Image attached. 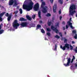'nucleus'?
<instances>
[{"instance_id": "obj_63", "label": "nucleus", "mask_w": 77, "mask_h": 77, "mask_svg": "<svg viewBox=\"0 0 77 77\" xmlns=\"http://www.w3.org/2000/svg\"><path fill=\"white\" fill-rule=\"evenodd\" d=\"M27 2H28V1H27Z\"/></svg>"}, {"instance_id": "obj_37", "label": "nucleus", "mask_w": 77, "mask_h": 77, "mask_svg": "<svg viewBox=\"0 0 77 77\" xmlns=\"http://www.w3.org/2000/svg\"><path fill=\"white\" fill-rule=\"evenodd\" d=\"M59 34L60 35V36H61V37H62V32H60L59 33Z\"/></svg>"}, {"instance_id": "obj_17", "label": "nucleus", "mask_w": 77, "mask_h": 77, "mask_svg": "<svg viewBox=\"0 0 77 77\" xmlns=\"http://www.w3.org/2000/svg\"><path fill=\"white\" fill-rule=\"evenodd\" d=\"M38 17L40 18H41V11H39L38 13Z\"/></svg>"}, {"instance_id": "obj_53", "label": "nucleus", "mask_w": 77, "mask_h": 77, "mask_svg": "<svg viewBox=\"0 0 77 77\" xmlns=\"http://www.w3.org/2000/svg\"><path fill=\"white\" fill-rule=\"evenodd\" d=\"M57 50V48H55L54 49V50Z\"/></svg>"}, {"instance_id": "obj_29", "label": "nucleus", "mask_w": 77, "mask_h": 77, "mask_svg": "<svg viewBox=\"0 0 77 77\" xmlns=\"http://www.w3.org/2000/svg\"><path fill=\"white\" fill-rule=\"evenodd\" d=\"M72 33H73V34H75V33H76L75 34H76L77 32H76V31L75 30H73L72 31Z\"/></svg>"}, {"instance_id": "obj_36", "label": "nucleus", "mask_w": 77, "mask_h": 77, "mask_svg": "<svg viewBox=\"0 0 77 77\" xmlns=\"http://www.w3.org/2000/svg\"><path fill=\"white\" fill-rule=\"evenodd\" d=\"M18 11H14V14H17L18 13Z\"/></svg>"}, {"instance_id": "obj_18", "label": "nucleus", "mask_w": 77, "mask_h": 77, "mask_svg": "<svg viewBox=\"0 0 77 77\" xmlns=\"http://www.w3.org/2000/svg\"><path fill=\"white\" fill-rule=\"evenodd\" d=\"M41 26L39 24H38L37 26L36 30L38 29H39V28H41Z\"/></svg>"}, {"instance_id": "obj_64", "label": "nucleus", "mask_w": 77, "mask_h": 77, "mask_svg": "<svg viewBox=\"0 0 77 77\" xmlns=\"http://www.w3.org/2000/svg\"><path fill=\"white\" fill-rule=\"evenodd\" d=\"M26 1H25V2H26Z\"/></svg>"}, {"instance_id": "obj_13", "label": "nucleus", "mask_w": 77, "mask_h": 77, "mask_svg": "<svg viewBox=\"0 0 77 77\" xmlns=\"http://www.w3.org/2000/svg\"><path fill=\"white\" fill-rule=\"evenodd\" d=\"M64 46L66 48H67L68 49L69 48V45L68 43H66L64 45Z\"/></svg>"}, {"instance_id": "obj_45", "label": "nucleus", "mask_w": 77, "mask_h": 77, "mask_svg": "<svg viewBox=\"0 0 77 77\" xmlns=\"http://www.w3.org/2000/svg\"><path fill=\"white\" fill-rule=\"evenodd\" d=\"M64 42H67V39H65V40H64Z\"/></svg>"}, {"instance_id": "obj_61", "label": "nucleus", "mask_w": 77, "mask_h": 77, "mask_svg": "<svg viewBox=\"0 0 77 77\" xmlns=\"http://www.w3.org/2000/svg\"><path fill=\"white\" fill-rule=\"evenodd\" d=\"M66 1H68V0H66Z\"/></svg>"}, {"instance_id": "obj_26", "label": "nucleus", "mask_w": 77, "mask_h": 77, "mask_svg": "<svg viewBox=\"0 0 77 77\" xmlns=\"http://www.w3.org/2000/svg\"><path fill=\"white\" fill-rule=\"evenodd\" d=\"M47 30L48 32H51V29L49 28H47Z\"/></svg>"}, {"instance_id": "obj_43", "label": "nucleus", "mask_w": 77, "mask_h": 77, "mask_svg": "<svg viewBox=\"0 0 77 77\" xmlns=\"http://www.w3.org/2000/svg\"><path fill=\"white\" fill-rule=\"evenodd\" d=\"M32 27H35V24H32Z\"/></svg>"}, {"instance_id": "obj_60", "label": "nucleus", "mask_w": 77, "mask_h": 77, "mask_svg": "<svg viewBox=\"0 0 77 77\" xmlns=\"http://www.w3.org/2000/svg\"><path fill=\"white\" fill-rule=\"evenodd\" d=\"M2 0L3 1V0ZM5 1H6V0H5Z\"/></svg>"}, {"instance_id": "obj_5", "label": "nucleus", "mask_w": 77, "mask_h": 77, "mask_svg": "<svg viewBox=\"0 0 77 77\" xmlns=\"http://www.w3.org/2000/svg\"><path fill=\"white\" fill-rule=\"evenodd\" d=\"M20 26L19 23H18V21L17 20H15L13 23V27H15L16 29H17L18 26Z\"/></svg>"}, {"instance_id": "obj_38", "label": "nucleus", "mask_w": 77, "mask_h": 77, "mask_svg": "<svg viewBox=\"0 0 77 77\" xmlns=\"http://www.w3.org/2000/svg\"><path fill=\"white\" fill-rule=\"evenodd\" d=\"M5 16L6 17H9V13H7L5 14Z\"/></svg>"}, {"instance_id": "obj_49", "label": "nucleus", "mask_w": 77, "mask_h": 77, "mask_svg": "<svg viewBox=\"0 0 77 77\" xmlns=\"http://www.w3.org/2000/svg\"><path fill=\"white\" fill-rule=\"evenodd\" d=\"M73 59H75V57L74 56H73Z\"/></svg>"}, {"instance_id": "obj_2", "label": "nucleus", "mask_w": 77, "mask_h": 77, "mask_svg": "<svg viewBox=\"0 0 77 77\" xmlns=\"http://www.w3.org/2000/svg\"><path fill=\"white\" fill-rule=\"evenodd\" d=\"M76 9H77L76 5H75L74 4H72V5H71L69 8L70 15L72 16H73L74 14V13L76 12L75 11Z\"/></svg>"}, {"instance_id": "obj_41", "label": "nucleus", "mask_w": 77, "mask_h": 77, "mask_svg": "<svg viewBox=\"0 0 77 77\" xmlns=\"http://www.w3.org/2000/svg\"><path fill=\"white\" fill-rule=\"evenodd\" d=\"M59 14H61V10H60L59 11Z\"/></svg>"}, {"instance_id": "obj_35", "label": "nucleus", "mask_w": 77, "mask_h": 77, "mask_svg": "<svg viewBox=\"0 0 77 77\" xmlns=\"http://www.w3.org/2000/svg\"><path fill=\"white\" fill-rule=\"evenodd\" d=\"M70 50H72L73 48V47H72V46L70 45Z\"/></svg>"}, {"instance_id": "obj_7", "label": "nucleus", "mask_w": 77, "mask_h": 77, "mask_svg": "<svg viewBox=\"0 0 77 77\" xmlns=\"http://www.w3.org/2000/svg\"><path fill=\"white\" fill-rule=\"evenodd\" d=\"M51 29L53 30L54 32H55L56 33H59V30L57 29V27H55L53 26H51Z\"/></svg>"}, {"instance_id": "obj_44", "label": "nucleus", "mask_w": 77, "mask_h": 77, "mask_svg": "<svg viewBox=\"0 0 77 77\" xmlns=\"http://www.w3.org/2000/svg\"><path fill=\"white\" fill-rule=\"evenodd\" d=\"M50 1L51 3H53V0H50Z\"/></svg>"}, {"instance_id": "obj_25", "label": "nucleus", "mask_w": 77, "mask_h": 77, "mask_svg": "<svg viewBox=\"0 0 77 77\" xmlns=\"http://www.w3.org/2000/svg\"><path fill=\"white\" fill-rule=\"evenodd\" d=\"M60 3V5L63 4V0H59Z\"/></svg>"}, {"instance_id": "obj_3", "label": "nucleus", "mask_w": 77, "mask_h": 77, "mask_svg": "<svg viewBox=\"0 0 77 77\" xmlns=\"http://www.w3.org/2000/svg\"><path fill=\"white\" fill-rule=\"evenodd\" d=\"M45 2H42L41 5V8H42V11L43 13L46 14L47 12V9H48V7L45 6Z\"/></svg>"}, {"instance_id": "obj_42", "label": "nucleus", "mask_w": 77, "mask_h": 77, "mask_svg": "<svg viewBox=\"0 0 77 77\" xmlns=\"http://www.w3.org/2000/svg\"><path fill=\"white\" fill-rule=\"evenodd\" d=\"M62 17L61 16H60V20H62Z\"/></svg>"}, {"instance_id": "obj_62", "label": "nucleus", "mask_w": 77, "mask_h": 77, "mask_svg": "<svg viewBox=\"0 0 77 77\" xmlns=\"http://www.w3.org/2000/svg\"><path fill=\"white\" fill-rule=\"evenodd\" d=\"M71 67H72V66H71Z\"/></svg>"}, {"instance_id": "obj_34", "label": "nucleus", "mask_w": 77, "mask_h": 77, "mask_svg": "<svg viewBox=\"0 0 77 77\" xmlns=\"http://www.w3.org/2000/svg\"><path fill=\"white\" fill-rule=\"evenodd\" d=\"M35 17H36V15H32V18L33 19H35Z\"/></svg>"}, {"instance_id": "obj_14", "label": "nucleus", "mask_w": 77, "mask_h": 77, "mask_svg": "<svg viewBox=\"0 0 77 77\" xmlns=\"http://www.w3.org/2000/svg\"><path fill=\"white\" fill-rule=\"evenodd\" d=\"M11 17H12V16L11 15H9V16H8L7 18V20L8 21H11Z\"/></svg>"}, {"instance_id": "obj_1", "label": "nucleus", "mask_w": 77, "mask_h": 77, "mask_svg": "<svg viewBox=\"0 0 77 77\" xmlns=\"http://www.w3.org/2000/svg\"><path fill=\"white\" fill-rule=\"evenodd\" d=\"M29 2H30L28 5H23V8L24 9H26L27 11H30L33 9V6L34 3L31 0H29Z\"/></svg>"}, {"instance_id": "obj_19", "label": "nucleus", "mask_w": 77, "mask_h": 77, "mask_svg": "<svg viewBox=\"0 0 77 77\" xmlns=\"http://www.w3.org/2000/svg\"><path fill=\"white\" fill-rule=\"evenodd\" d=\"M72 18L71 17L69 19V21L67 22V24H69V25H71L72 23H71V21Z\"/></svg>"}, {"instance_id": "obj_54", "label": "nucleus", "mask_w": 77, "mask_h": 77, "mask_svg": "<svg viewBox=\"0 0 77 77\" xmlns=\"http://www.w3.org/2000/svg\"><path fill=\"white\" fill-rule=\"evenodd\" d=\"M64 33H65V35H66V31H65L64 32Z\"/></svg>"}, {"instance_id": "obj_21", "label": "nucleus", "mask_w": 77, "mask_h": 77, "mask_svg": "<svg viewBox=\"0 0 77 77\" xmlns=\"http://www.w3.org/2000/svg\"><path fill=\"white\" fill-rule=\"evenodd\" d=\"M54 37L55 38H57V39H59V38H60V36H58L57 35L55 36Z\"/></svg>"}, {"instance_id": "obj_10", "label": "nucleus", "mask_w": 77, "mask_h": 77, "mask_svg": "<svg viewBox=\"0 0 77 77\" xmlns=\"http://www.w3.org/2000/svg\"><path fill=\"white\" fill-rule=\"evenodd\" d=\"M5 14V12H3L2 13H1L0 14V21H3V19H2V17H3V15Z\"/></svg>"}, {"instance_id": "obj_20", "label": "nucleus", "mask_w": 77, "mask_h": 77, "mask_svg": "<svg viewBox=\"0 0 77 77\" xmlns=\"http://www.w3.org/2000/svg\"><path fill=\"white\" fill-rule=\"evenodd\" d=\"M51 24H52V22H51V21L48 22V24L49 26H50Z\"/></svg>"}, {"instance_id": "obj_39", "label": "nucleus", "mask_w": 77, "mask_h": 77, "mask_svg": "<svg viewBox=\"0 0 77 77\" xmlns=\"http://www.w3.org/2000/svg\"><path fill=\"white\" fill-rule=\"evenodd\" d=\"M2 23H1L0 25V30H1L2 29Z\"/></svg>"}, {"instance_id": "obj_24", "label": "nucleus", "mask_w": 77, "mask_h": 77, "mask_svg": "<svg viewBox=\"0 0 77 77\" xmlns=\"http://www.w3.org/2000/svg\"><path fill=\"white\" fill-rule=\"evenodd\" d=\"M19 11L20 14H22L23 13V10H22V9H21V8H20L19 9Z\"/></svg>"}, {"instance_id": "obj_33", "label": "nucleus", "mask_w": 77, "mask_h": 77, "mask_svg": "<svg viewBox=\"0 0 77 77\" xmlns=\"http://www.w3.org/2000/svg\"><path fill=\"white\" fill-rule=\"evenodd\" d=\"M47 35H48L49 36H50L51 35V34H50V32H48L47 33Z\"/></svg>"}, {"instance_id": "obj_22", "label": "nucleus", "mask_w": 77, "mask_h": 77, "mask_svg": "<svg viewBox=\"0 0 77 77\" xmlns=\"http://www.w3.org/2000/svg\"><path fill=\"white\" fill-rule=\"evenodd\" d=\"M46 17H51V14L50 13H48L46 15Z\"/></svg>"}, {"instance_id": "obj_47", "label": "nucleus", "mask_w": 77, "mask_h": 77, "mask_svg": "<svg viewBox=\"0 0 77 77\" xmlns=\"http://www.w3.org/2000/svg\"><path fill=\"white\" fill-rule=\"evenodd\" d=\"M39 23H42V20H40Z\"/></svg>"}, {"instance_id": "obj_6", "label": "nucleus", "mask_w": 77, "mask_h": 77, "mask_svg": "<svg viewBox=\"0 0 77 77\" xmlns=\"http://www.w3.org/2000/svg\"><path fill=\"white\" fill-rule=\"evenodd\" d=\"M33 9L35 11H37L39 9V5L38 3H36Z\"/></svg>"}, {"instance_id": "obj_4", "label": "nucleus", "mask_w": 77, "mask_h": 77, "mask_svg": "<svg viewBox=\"0 0 77 77\" xmlns=\"http://www.w3.org/2000/svg\"><path fill=\"white\" fill-rule=\"evenodd\" d=\"M14 3V6H17V2L16 0H9L8 3L9 6H12L13 4Z\"/></svg>"}, {"instance_id": "obj_55", "label": "nucleus", "mask_w": 77, "mask_h": 77, "mask_svg": "<svg viewBox=\"0 0 77 77\" xmlns=\"http://www.w3.org/2000/svg\"><path fill=\"white\" fill-rule=\"evenodd\" d=\"M65 38H62L61 39V40H63V39H64Z\"/></svg>"}, {"instance_id": "obj_57", "label": "nucleus", "mask_w": 77, "mask_h": 77, "mask_svg": "<svg viewBox=\"0 0 77 77\" xmlns=\"http://www.w3.org/2000/svg\"><path fill=\"white\" fill-rule=\"evenodd\" d=\"M41 1L42 2H43V1H44V0H41Z\"/></svg>"}, {"instance_id": "obj_30", "label": "nucleus", "mask_w": 77, "mask_h": 77, "mask_svg": "<svg viewBox=\"0 0 77 77\" xmlns=\"http://www.w3.org/2000/svg\"><path fill=\"white\" fill-rule=\"evenodd\" d=\"M69 26H70L71 28L72 29H73L74 28H73V26H72V23L71 25H69V24H68Z\"/></svg>"}, {"instance_id": "obj_15", "label": "nucleus", "mask_w": 77, "mask_h": 77, "mask_svg": "<svg viewBox=\"0 0 77 77\" xmlns=\"http://www.w3.org/2000/svg\"><path fill=\"white\" fill-rule=\"evenodd\" d=\"M60 48L61 49H62V50L63 51L65 50H66V47L65 46L63 47L62 45H60Z\"/></svg>"}, {"instance_id": "obj_11", "label": "nucleus", "mask_w": 77, "mask_h": 77, "mask_svg": "<svg viewBox=\"0 0 77 77\" xmlns=\"http://www.w3.org/2000/svg\"><path fill=\"white\" fill-rule=\"evenodd\" d=\"M57 8V5H54L53 7V12L54 13L56 12V8Z\"/></svg>"}, {"instance_id": "obj_56", "label": "nucleus", "mask_w": 77, "mask_h": 77, "mask_svg": "<svg viewBox=\"0 0 77 77\" xmlns=\"http://www.w3.org/2000/svg\"><path fill=\"white\" fill-rule=\"evenodd\" d=\"M75 66L76 67H77V64H76L75 65Z\"/></svg>"}, {"instance_id": "obj_28", "label": "nucleus", "mask_w": 77, "mask_h": 77, "mask_svg": "<svg viewBox=\"0 0 77 77\" xmlns=\"http://www.w3.org/2000/svg\"><path fill=\"white\" fill-rule=\"evenodd\" d=\"M59 23H57V24L55 25V27H59Z\"/></svg>"}, {"instance_id": "obj_31", "label": "nucleus", "mask_w": 77, "mask_h": 77, "mask_svg": "<svg viewBox=\"0 0 77 77\" xmlns=\"http://www.w3.org/2000/svg\"><path fill=\"white\" fill-rule=\"evenodd\" d=\"M74 38H75V39H77V34H75V35L74 37Z\"/></svg>"}, {"instance_id": "obj_8", "label": "nucleus", "mask_w": 77, "mask_h": 77, "mask_svg": "<svg viewBox=\"0 0 77 77\" xmlns=\"http://www.w3.org/2000/svg\"><path fill=\"white\" fill-rule=\"evenodd\" d=\"M71 62V58H69L67 59V61L66 64L64 63L63 64L65 66H69V63Z\"/></svg>"}, {"instance_id": "obj_16", "label": "nucleus", "mask_w": 77, "mask_h": 77, "mask_svg": "<svg viewBox=\"0 0 77 77\" xmlns=\"http://www.w3.org/2000/svg\"><path fill=\"white\" fill-rule=\"evenodd\" d=\"M26 17L29 21H31L32 20V18H31L28 15L26 16Z\"/></svg>"}, {"instance_id": "obj_59", "label": "nucleus", "mask_w": 77, "mask_h": 77, "mask_svg": "<svg viewBox=\"0 0 77 77\" xmlns=\"http://www.w3.org/2000/svg\"><path fill=\"white\" fill-rule=\"evenodd\" d=\"M1 7H2V5H0V8H1Z\"/></svg>"}, {"instance_id": "obj_52", "label": "nucleus", "mask_w": 77, "mask_h": 77, "mask_svg": "<svg viewBox=\"0 0 77 77\" xmlns=\"http://www.w3.org/2000/svg\"><path fill=\"white\" fill-rule=\"evenodd\" d=\"M66 29H67L68 28V25H66Z\"/></svg>"}, {"instance_id": "obj_50", "label": "nucleus", "mask_w": 77, "mask_h": 77, "mask_svg": "<svg viewBox=\"0 0 77 77\" xmlns=\"http://www.w3.org/2000/svg\"><path fill=\"white\" fill-rule=\"evenodd\" d=\"M63 24L64 25L65 24V22L64 21L63 22Z\"/></svg>"}, {"instance_id": "obj_32", "label": "nucleus", "mask_w": 77, "mask_h": 77, "mask_svg": "<svg viewBox=\"0 0 77 77\" xmlns=\"http://www.w3.org/2000/svg\"><path fill=\"white\" fill-rule=\"evenodd\" d=\"M74 50L75 53H77V47H76V48L75 49H74Z\"/></svg>"}, {"instance_id": "obj_12", "label": "nucleus", "mask_w": 77, "mask_h": 77, "mask_svg": "<svg viewBox=\"0 0 77 77\" xmlns=\"http://www.w3.org/2000/svg\"><path fill=\"white\" fill-rule=\"evenodd\" d=\"M20 21H27V20L25 19L23 17H21L19 19Z\"/></svg>"}, {"instance_id": "obj_46", "label": "nucleus", "mask_w": 77, "mask_h": 77, "mask_svg": "<svg viewBox=\"0 0 77 77\" xmlns=\"http://www.w3.org/2000/svg\"><path fill=\"white\" fill-rule=\"evenodd\" d=\"M74 59L72 58V60L71 61V63H72V62H73V61H74Z\"/></svg>"}, {"instance_id": "obj_27", "label": "nucleus", "mask_w": 77, "mask_h": 77, "mask_svg": "<svg viewBox=\"0 0 77 77\" xmlns=\"http://www.w3.org/2000/svg\"><path fill=\"white\" fill-rule=\"evenodd\" d=\"M41 32L42 33H45V31H44L43 29H42L41 30Z\"/></svg>"}, {"instance_id": "obj_23", "label": "nucleus", "mask_w": 77, "mask_h": 77, "mask_svg": "<svg viewBox=\"0 0 77 77\" xmlns=\"http://www.w3.org/2000/svg\"><path fill=\"white\" fill-rule=\"evenodd\" d=\"M3 32H4V30L3 29H2L1 30H0V35H1V34H2V33H3Z\"/></svg>"}, {"instance_id": "obj_40", "label": "nucleus", "mask_w": 77, "mask_h": 77, "mask_svg": "<svg viewBox=\"0 0 77 77\" xmlns=\"http://www.w3.org/2000/svg\"><path fill=\"white\" fill-rule=\"evenodd\" d=\"M57 48V44H56L55 45V48Z\"/></svg>"}, {"instance_id": "obj_48", "label": "nucleus", "mask_w": 77, "mask_h": 77, "mask_svg": "<svg viewBox=\"0 0 77 77\" xmlns=\"http://www.w3.org/2000/svg\"><path fill=\"white\" fill-rule=\"evenodd\" d=\"M72 43L73 44H75V42L73 41L72 42Z\"/></svg>"}, {"instance_id": "obj_9", "label": "nucleus", "mask_w": 77, "mask_h": 77, "mask_svg": "<svg viewBox=\"0 0 77 77\" xmlns=\"http://www.w3.org/2000/svg\"><path fill=\"white\" fill-rule=\"evenodd\" d=\"M27 23L25 22H22L20 24L21 27H26L27 26Z\"/></svg>"}, {"instance_id": "obj_51", "label": "nucleus", "mask_w": 77, "mask_h": 77, "mask_svg": "<svg viewBox=\"0 0 77 77\" xmlns=\"http://www.w3.org/2000/svg\"><path fill=\"white\" fill-rule=\"evenodd\" d=\"M63 30H65V27H63Z\"/></svg>"}, {"instance_id": "obj_58", "label": "nucleus", "mask_w": 77, "mask_h": 77, "mask_svg": "<svg viewBox=\"0 0 77 77\" xmlns=\"http://www.w3.org/2000/svg\"><path fill=\"white\" fill-rule=\"evenodd\" d=\"M45 40H47V38H46V37L45 38Z\"/></svg>"}]
</instances>
